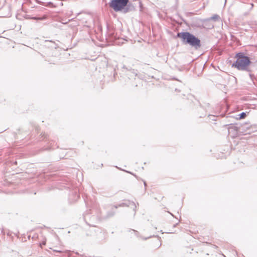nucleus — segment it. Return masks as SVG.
I'll return each instance as SVG.
<instances>
[{"label":"nucleus","mask_w":257,"mask_h":257,"mask_svg":"<svg viewBox=\"0 0 257 257\" xmlns=\"http://www.w3.org/2000/svg\"><path fill=\"white\" fill-rule=\"evenodd\" d=\"M236 61L232 64V66L240 71H244L248 73L250 78L252 79L253 76L252 72V63L249 58L245 56L243 53H238L235 55Z\"/></svg>","instance_id":"f257e3e1"},{"label":"nucleus","mask_w":257,"mask_h":257,"mask_svg":"<svg viewBox=\"0 0 257 257\" xmlns=\"http://www.w3.org/2000/svg\"><path fill=\"white\" fill-rule=\"evenodd\" d=\"M178 38H181L185 44H188L195 50H198L201 46L200 39L192 34L186 32L178 33Z\"/></svg>","instance_id":"f03ea898"},{"label":"nucleus","mask_w":257,"mask_h":257,"mask_svg":"<svg viewBox=\"0 0 257 257\" xmlns=\"http://www.w3.org/2000/svg\"><path fill=\"white\" fill-rule=\"evenodd\" d=\"M128 1V0H112L109 3V6L115 12L123 10V12L126 13L128 12V9H125L124 8L127 5Z\"/></svg>","instance_id":"7ed1b4c3"},{"label":"nucleus","mask_w":257,"mask_h":257,"mask_svg":"<svg viewBox=\"0 0 257 257\" xmlns=\"http://www.w3.org/2000/svg\"><path fill=\"white\" fill-rule=\"evenodd\" d=\"M239 127V126L237 124H231L228 127V133L232 134L233 136H236L238 135Z\"/></svg>","instance_id":"20e7f679"},{"label":"nucleus","mask_w":257,"mask_h":257,"mask_svg":"<svg viewBox=\"0 0 257 257\" xmlns=\"http://www.w3.org/2000/svg\"><path fill=\"white\" fill-rule=\"evenodd\" d=\"M129 206L131 208H132L133 209V210H134L135 211V213L136 212V209L137 208V204L134 202H131V201H128L127 203H121V204H120L118 205V206Z\"/></svg>","instance_id":"39448f33"},{"label":"nucleus","mask_w":257,"mask_h":257,"mask_svg":"<svg viewBox=\"0 0 257 257\" xmlns=\"http://www.w3.org/2000/svg\"><path fill=\"white\" fill-rule=\"evenodd\" d=\"M45 46L50 48L51 49H56L57 45L55 44V43L52 41H46Z\"/></svg>","instance_id":"423d86ee"},{"label":"nucleus","mask_w":257,"mask_h":257,"mask_svg":"<svg viewBox=\"0 0 257 257\" xmlns=\"http://www.w3.org/2000/svg\"><path fill=\"white\" fill-rule=\"evenodd\" d=\"M246 113L242 112L239 114V119L244 118L246 116Z\"/></svg>","instance_id":"0eeeda50"},{"label":"nucleus","mask_w":257,"mask_h":257,"mask_svg":"<svg viewBox=\"0 0 257 257\" xmlns=\"http://www.w3.org/2000/svg\"><path fill=\"white\" fill-rule=\"evenodd\" d=\"M219 18V16L217 15H214L213 16H212L210 19L212 20H214V21H216L218 19V18Z\"/></svg>","instance_id":"6e6552de"},{"label":"nucleus","mask_w":257,"mask_h":257,"mask_svg":"<svg viewBox=\"0 0 257 257\" xmlns=\"http://www.w3.org/2000/svg\"><path fill=\"white\" fill-rule=\"evenodd\" d=\"M132 231H133V232L135 233V235H136L137 237H138L139 233H138V232L137 231L135 230H132Z\"/></svg>","instance_id":"1a4fd4ad"},{"label":"nucleus","mask_w":257,"mask_h":257,"mask_svg":"<svg viewBox=\"0 0 257 257\" xmlns=\"http://www.w3.org/2000/svg\"><path fill=\"white\" fill-rule=\"evenodd\" d=\"M45 244H46V241H43V242L40 244V245H41V246H42V245H45Z\"/></svg>","instance_id":"9d476101"},{"label":"nucleus","mask_w":257,"mask_h":257,"mask_svg":"<svg viewBox=\"0 0 257 257\" xmlns=\"http://www.w3.org/2000/svg\"><path fill=\"white\" fill-rule=\"evenodd\" d=\"M54 251H56V252H61V251H60V250H57V249L54 250Z\"/></svg>","instance_id":"9b49d317"},{"label":"nucleus","mask_w":257,"mask_h":257,"mask_svg":"<svg viewBox=\"0 0 257 257\" xmlns=\"http://www.w3.org/2000/svg\"><path fill=\"white\" fill-rule=\"evenodd\" d=\"M126 172H128V173H130V174H133V175H134L133 173H131L130 172L126 171Z\"/></svg>","instance_id":"f8f14e48"},{"label":"nucleus","mask_w":257,"mask_h":257,"mask_svg":"<svg viewBox=\"0 0 257 257\" xmlns=\"http://www.w3.org/2000/svg\"><path fill=\"white\" fill-rule=\"evenodd\" d=\"M113 214H114V213H112V214H110V215H109V216H112Z\"/></svg>","instance_id":"ddd939ff"},{"label":"nucleus","mask_w":257,"mask_h":257,"mask_svg":"<svg viewBox=\"0 0 257 257\" xmlns=\"http://www.w3.org/2000/svg\"><path fill=\"white\" fill-rule=\"evenodd\" d=\"M114 207H115V208H117L118 207V206H114Z\"/></svg>","instance_id":"4468645a"},{"label":"nucleus","mask_w":257,"mask_h":257,"mask_svg":"<svg viewBox=\"0 0 257 257\" xmlns=\"http://www.w3.org/2000/svg\"><path fill=\"white\" fill-rule=\"evenodd\" d=\"M144 185L146 186V183L145 182H144Z\"/></svg>","instance_id":"2eb2a0df"}]
</instances>
